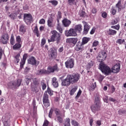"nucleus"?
Returning <instances> with one entry per match:
<instances>
[{
	"mask_svg": "<svg viewBox=\"0 0 126 126\" xmlns=\"http://www.w3.org/2000/svg\"><path fill=\"white\" fill-rule=\"evenodd\" d=\"M51 51L49 53V57L50 60H53L54 59H56V57L57 55V52H56V50L51 49Z\"/></svg>",
	"mask_w": 126,
	"mask_h": 126,
	"instance_id": "13",
	"label": "nucleus"
},
{
	"mask_svg": "<svg viewBox=\"0 0 126 126\" xmlns=\"http://www.w3.org/2000/svg\"><path fill=\"white\" fill-rule=\"evenodd\" d=\"M116 7L118 8L119 12L122 11L123 6L122 5V0H119L118 3L116 4Z\"/></svg>",
	"mask_w": 126,
	"mask_h": 126,
	"instance_id": "20",
	"label": "nucleus"
},
{
	"mask_svg": "<svg viewBox=\"0 0 126 126\" xmlns=\"http://www.w3.org/2000/svg\"><path fill=\"white\" fill-rule=\"evenodd\" d=\"M71 83V81L68 75H67L66 78L64 80H62V86H69Z\"/></svg>",
	"mask_w": 126,
	"mask_h": 126,
	"instance_id": "9",
	"label": "nucleus"
},
{
	"mask_svg": "<svg viewBox=\"0 0 126 126\" xmlns=\"http://www.w3.org/2000/svg\"><path fill=\"white\" fill-rule=\"evenodd\" d=\"M94 104L97 105H101L100 103V96L97 95L94 99Z\"/></svg>",
	"mask_w": 126,
	"mask_h": 126,
	"instance_id": "27",
	"label": "nucleus"
},
{
	"mask_svg": "<svg viewBox=\"0 0 126 126\" xmlns=\"http://www.w3.org/2000/svg\"><path fill=\"white\" fill-rule=\"evenodd\" d=\"M41 85L42 90H45V89H46L47 88V85L46 84L45 81H41Z\"/></svg>",
	"mask_w": 126,
	"mask_h": 126,
	"instance_id": "33",
	"label": "nucleus"
},
{
	"mask_svg": "<svg viewBox=\"0 0 126 126\" xmlns=\"http://www.w3.org/2000/svg\"><path fill=\"white\" fill-rule=\"evenodd\" d=\"M53 85L54 86V87H58L59 86V83H58V82H55V83H53Z\"/></svg>",
	"mask_w": 126,
	"mask_h": 126,
	"instance_id": "63",
	"label": "nucleus"
},
{
	"mask_svg": "<svg viewBox=\"0 0 126 126\" xmlns=\"http://www.w3.org/2000/svg\"><path fill=\"white\" fill-rule=\"evenodd\" d=\"M32 105L33 107V110H36V101L35 100H33L32 101Z\"/></svg>",
	"mask_w": 126,
	"mask_h": 126,
	"instance_id": "58",
	"label": "nucleus"
},
{
	"mask_svg": "<svg viewBox=\"0 0 126 126\" xmlns=\"http://www.w3.org/2000/svg\"><path fill=\"white\" fill-rule=\"evenodd\" d=\"M100 68L102 73L108 75L110 74L111 72H113V73L119 72L120 71V68H121V64L120 63L115 64L112 67L111 70L109 66H108L105 64L101 63Z\"/></svg>",
	"mask_w": 126,
	"mask_h": 126,
	"instance_id": "1",
	"label": "nucleus"
},
{
	"mask_svg": "<svg viewBox=\"0 0 126 126\" xmlns=\"http://www.w3.org/2000/svg\"><path fill=\"white\" fill-rule=\"evenodd\" d=\"M32 83L35 86H38L40 84V80L36 78L32 79Z\"/></svg>",
	"mask_w": 126,
	"mask_h": 126,
	"instance_id": "23",
	"label": "nucleus"
},
{
	"mask_svg": "<svg viewBox=\"0 0 126 126\" xmlns=\"http://www.w3.org/2000/svg\"><path fill=\"white\" fill-rule=\"evenodd\" d=\"M72 125H73V126H79V124H78V123H77V122L76 121H74V120L72 121Z\"/></svg>",
	"mask_w": 126,
	"mask_h": 126,
	"instance_id": "48",
	"label": "nucleus"
},
{
	"mask_svg": "<svg viewBox=\"0 0 126 126\" xmlns=\"http://www.w3.org/2000/svg\"><path fill=\"white\" fill-rule=\"evenodd\" d=\"M47 74H49V73H51V72H54V69L53 68V67L49 66L47 68Z\"/></svg>",
	"mask_w": 126,
	"mask_h": 126,
	"instance_id": "36",
	"label": "nucleus"
},
{
	"mask_svg": "<svg viewBox=\"0 0 126 126\" xmlns=\"http://www.w3.org/2000/svg\"><path fill=\"white\" fill-rule=\"evenodd\" d=\"M57 28V30H59L60 33H63V29L61 28V26L60 25V24H58Z\"/></svg>",
	"mask_w": 126,
	"mask_h": 126,
	"instance_id": "44",
	"label": "nucleus"
},
{
	"mask_svg": "<svg viewBox=\"0 0 126 126\" xmlns=\"http://www.w3.org/2000/svg\"><path fill=\"white\" fill-rule=\"evenodd\" d=\"M32 75H27L25 76L26 83L27 85H28L32 80Z\"/></svg>",
	"mask_w": 126,
	"mask_h": 126,
	"instance_id": "18",
	"label": "nucleus"
},
{
	"mask_svg": "<svg viewBox=\"0 0 126 126\" xmlns=\"http://www.w3.org/2000/svg\"><path fill=\"white\" fill-rule=\"evenodd\" d=\"M81 90H79L77 94V95L76 96V98H79L80 97V95H81Z\"/></svg>",
	"mask_w": 126,
	"mask_h": 126,
	"instance_id": "55",
	"label": "nucleus"
},
{
	"mask_svg": "<svg viewBox=\"0 0 126 126\" xmlns=\"http://www.w3.org/2000/svg\"><path fill=\"white\" fill-rule=\"evenodd\" d=\"M107 58V54H106L105 52L101 51V52H99L98 54V57H97V62H99V63H100L99 66V68L101 70V63H103V64H105L104 63H103V61H105L106 60V58Z\"/></svg>",
	"mask_w": 126,
	"mask_h": 126,
	"instance_id": "3",
	"label": "nucleus"
},
{
	"mask_svg": "<svg viewBox=\"0 0 126 126\" xmlns=\"http://www.w3.org/2000/svg\"><path fill=\"white\" fill-rule=\"evenodd\" d=\"M62 23L64 27H68L71 24V21L66 18H64L62 21Z\"/></svg>",
	"mask_w": 126,
	"mask_h": 126,
	"instance_id": "15",
	"label": "nucleus"
},
{
	"mask_svg": "<svg viewBox=\"0 0 126 126\" xmlns=\"http://www.w3.org/2000/svg\"><path fill=\"white\" fill-rule=\"evenodd\" d=\"M43 105L45 107H46V108H48L50 106V101H43Z\"/></svg>",
	"mask_w": 126,
	"mask_h": 126,
	"instance_id": "43",
	"label": "nucleus"
},
{
	"mask_svg": "<svg viewBox=\"0 0 126 126\" xmlns=\"http://www.w3.org/2000/svg\"><path fill=\"white\" fill-rule=\"evenodd\" d=\"M99 44V42L98 41H94L93 43V47H97Z\"/></svg>",
	"mask_w": 126,
	"mask_h": 126,
	"instance_id": "51",
	"label": "nucleus"
},
{
	"mask_svg": "<svg viewBox=\"0 0 126 126\" xmlns=\"http://www.w3.org/2000/svg\"><path fill=\"white\" fill-rule=\"evenodd\" d=\"M34 33H35L36 34L37 37H39L40 36V33H39V30H38V26H36L34 28V29L33 30Z\"/></svg>",
	"mask_w": 126,
	"mask_h": 126,
	"instance_id": "34",
	"label": "nucleus"
},
{
	"mask_svg": "<svg viewBox=\"0 0 126 126\" xmlns=\"http://www.w3.org/2000/svg\"><path fill=\"white\" fill-rule=\"evenodd\" d=\"M68 76H69V78H70L72 84L77 82L79 80V78H80V75L78 73L68 74Z\"/></svg>",
	"mask_w": 126,
	"mask_h": 126,
	"instance_id": "5",
	"label": "nucleus"
},
{
	"mask_svg": "<svg viewBox=\"0 0 126 126\" xmlns=\"http://www.w3.org/2000/svg\"><path fill=\"white\" fill-rule=\"evenodd\" d=\"M29 70H30V68H29L28 67H26V68L25 69L24 72L25 73H28V72H29Z\"/></svg>",
	"mask_w": 126,
	"mask_h": 126,
	"instance_id": "60",
	"label": "nucleus"
},
{
	"mask_svg": "<svg viewBox=\"0 0 126 126\" xmlns=\"http://www.w3.org/2000/svg\"><path fill=\"white\" fill-rule=\"evenodd\" d=\"M52 68H53L54 71H59L60 70V69H59V67H58V65L56 64L54 66H52Z\"/></svg>",
	"mask_w": 126,
	"mask_h": 126,
	"instance_id": "42",
	"label": "nucleus"
},
{
	"mask_svg": "<svg viewBox=\"0 0 126 126\" xmlns=\"http://www.w3.org/2000/svg\"><path fill=\"white\" fill-rule=\"evenodd\" d=\"M117 23H118V20H112L111 22L112 25H115V24H117Z\"/></svg>",
	"mask_w": 126,
	"mask_h": 126,
	"instance_id": "61",
	"label": "nucleus"
},
{
	"mask_svg": "<svg viewBox=\"0 0 126 126\" xmlns=\"http://www.w3.org/2000/svg\"><path fill=\"white\" fill-rule=\"evenodd\" d=\"M32 92H35V93H37V92H38L39 90H38L37 87H32Z\"/></svg>",
	"mask_w": 126,
	"mask_h": 126,
	"instance_id": "47",
	"label": "nucleus"
},
{
	"mask_svg": "<svg viewBox=\"0 0 126 126\" xmlns=\"http://www.w3.org/2000/svg\"><path fill=\"white\" fill-rule=\"evenodd\" d=\"M58 121L59 123H60V124H62L63 123V118L60 116L57 117Z\"/></svg>",
	"mask_w": 126,
	"mask_h": 126,
	"instance_id": "54",
	"label": "nucleus"
},
{
	"mask_svg": "<svg viewBox=\"0 0 126 126\" xmlns=\"http://www.w3.org/2000/svg\"><path fill=\"white\" fill-rule=\"evenodd\" d=\"M47 92L48 94H49L50 95V96H51V95H53V92H52V91H51V89H50V88H48L47 89Z\"/></svg>",
	"mask_w": 126,
	"mask_h": 126,
	"instance_id": "57",
	"label": "nucleus"
},
{
	"mask_svg": "<svg viewBox=\"0 0 126 126\" xmlns=\"http://www.w3.org/2000/svg\"><path fill=\"white\" fill-rule=\"evenodd\" d=\"M100 108L101 105L94 104V105L92 106L91 110L93 113H96V112L100 111Z\"/></svg>",
	"mask_w": 126,
	"mask_h": 126,
	"instance_id": "12",
	"label": "nucleus"
},
{
	"mask_svg": "<svg viewBox=\"0 0 126 126\" xmlns=\"http://www.w3.org/2000/svg\"><path fill=\"white\" fill-rule=\"evenodd\" d=\"M125 42V39H119L117 40L116 43L119 44L120 45H122L123 43Z\"/></svg>",
	"mask_w": 126,
	"mask_h": 126,
	"instance_id": "41",
	"label": "nucleus"
},
{
	"mask_svg": "<svg viewBox=\"0 0 126 126\" xmlns=\"http://www.w3.org/2000/svg\"><path fill=\"white\" fill-rule=\"evenodd\" d=\"M21 48V44L18 43H16L13 46V50H19L20 48Z\"/></svg>",
	"mask_w": 126,
	"mask_h": 126,
	"instance_id": "25",
	"label": "nucleus"
},
{
	"mask_svg": "<svg viewBox=\"0 0 126 126\" xmlns=\"http://www.w3.org/2000/svg\"><path fill=\"white\" fill-rule=\"evenodd\" d=\"M49 2L50 3H52V4H53V5H54V6L58 5V1L56 0L49 1Z\"/></svg>",
	"mask_w": 126,
	"mask_h": 126,
	"instance_id": "40",
	"label": "nucleus"
},
{
	"mask_svg": "<svg viewBox=\"0 0 126 126\" xmlns=\"http://www.w3.org/2000/svg\"><path fill=\"white\" fill-rule=\"evenodd\" d=\"M16 40L17 42V43H19L20 44V43L21 42V37H20V36L18 35V36H16Z\"/></svg>",
	"mask_w": 126,
	"mask_h": 126,
	"instance_id": "45",
	"label": "nucleus"
},
{
	"mask_svg": "<svg viewBox=\"0 0 126 126\" xmlns=\"http://www.w3.org/2000/svg\"><path fill=\"white\" fill-rule=\"evenodd\" d=\"M28 63L32 65H38L39 64V61H37L34 57L30 58L28 60Z\"/></svg>",
	"mask_w": 126,
	"mask_h": 126,
	"instance_id": "11",
	"label": "nucleus"
},
{
	"mask_svg": "<svg viewBox=\"0 0 126 126\" xmlns=\"http://www.w3.org/2000/svg\"><path fill=\"white\" fill-rule=\"evenodd\" d=\"M57 18H59V19H61L62 18V13L61 11H59L58 12Z\"/></svg>",
	"mask_w": 126,
	"mask_h": 126,
	"instance_id": "56",
	"label": "nucleus"
},
{
	"mask_svg": "<svg viewBox=\"0 0 126 126\" xmlns=\"http://www.w3.org/2000/svg\"><path fill=\"white\" fill-rule=\"evenodd\" d=\"M47 101H50V100H49V95H48V93H47V92H45L44 94L43 97V102Z\"/></svg>",
	"mask_w": 126,
	"mask_h": 126,
	"instance_id": "22",
	"label": "nucleus"
},
{
	"mask_svg": "<svg viewBox=\"0 0 126 126\" xmlns=\"http://www.w3.org/2000/svg\"><path fill=\"white\" fill-rule=\"evenodd\" d=\"M51 34L50 39H48L49 43L56 41L57 44H59L60 41H61V34L55 30L51 31Z\"/></svg>",
	"mask_w": 126,
	"mask_h": 126,
	"instance_id": "2",
	"label": "nucleus"
},
{
	"mask_svg": "<svg viewBox=\"0 0 126 126\" xmlns=\"http://www.w3.org/2000/svg\"><path fill=\"white\" fill-rule=\"evenodd\" d=\"M48 125H49V122H48V121H45L43 126H48Z\"/></svg>",
	"mask_w": 126,
	"mask_h": 126,
	"instance_id": "64",
	"label": "nucleus"
},
{
	"mask_svg": "<svg viewBox=\"0 0 126 126\" xmlns=\"http://www.w3.org/2000/svg\"><path fill=\"white\" fill-rule=\"evenodd\" d=\"M90 40V38H88V37H84L82 39V43L83 44H87V43H88V42H89Z\"/></svg>",
	"mask_w": 126,
	"mask_h": 126,
	"instance_id": "35",
	"label": "nucleus"
},
{
	"mask_svg": "<svg viewBox=\"0 0 126 126\" xmlns=\"http://www.w3.org/2000/svg\"><path fill=\"white\" fill-rule=\"evenodd\" d=\"M91 26L88 25V24L86 23L84 26V31L83 32V34L86 35L88 33L89 30L91 28Z\"/></svg>",
	"mask_w": 126,
	"mask_h": 126,
	"instance_id": "16",
	"label": "nucleus"
},
{
	"mask_svg": "<svg viewBox=\"0 0 126 126\" xmlns=\"http://www.w3.org/2000/svg\"><path fill=\"white\" fill-rule=\"evenodd\" d=\"M93 64H94V62L91 61L87 65V70H89L90 68H91L92 66H93Z\"/></svg>",
	"mask_w": 126,
	"mask_h": 126,
	"instance_id": "30",
	"label": "nucleus"
},
{
	"mask_svg": "<svg viewBox=\"0 0 126 126\" xmlns=\"http://www.w3.org/2000/svg\"><path fill=\"white\" fill-rule=\"evenodd\" d=\"M9 40V36L8 34L6 32H4L2 34L0 38V42L2 43L4 45L8 43V40Z\"/></svg>",
	"mask_w": 126,
	"mask_h": 126,
	"instance_id": "7",
	"label": "nucleus"
},
{
	"mask_svg": "<svg viewBox=\"0 0 126 126\" xmlns=\"http://www.w3.org/2000/svg\"><path fill=\"white\" fill-rule=\"evenodd\" d=\"M107 34H108V35H116L117 34V31L109 29V30L107 31Z\"/></svg>",
	"mask_w": 126,
	"mask_h": 126,
	"instance_id": "24",
	"label": "nucleus"
},
{
	"mask_svg": "<svg viewBox=\"0 0 126 126\" xmlns=\"http://www.w3.org/2000/svg\"><path fill=\"white\" fill-rule=\"evenodd\" d=\"M65 35L66 37H75L77 36V32H76V31L73 29H70L68 31H65Z\"/></svg>",
	"mask_w": 126,
	"mask_h": 126,
	"instance_id": "6",
	"label": "nucleus"
},
{
	"mask_svg": "<svg viewBox=\"0 0 126 126\" xmlns=\"http://www.w3.org/2000/svg\"><path fill=\"white\" fill-rule=\"evenodd\" d=\"M53 112H54V109H53V108H51L49 113V117L50 118H52V115H53Z\"/></svg>",
	"mask_w": 126,
	"mask_h": 126,
	"instance_id": "52",
	"label": "nucleus"
},
{
	"mask_svg": "<svg viewBox=\"0 0 126 126\" xmlns=\"http://www.w3.org/2000/svg\"><path fill=\"white\" fill-rule=\"evenodd\" d=\"M10 44L11 45H14L15 44V40H14V36L13 35H11L10 38Z\"/></svg>",
	"mask_w": 126,
	"mask_h": 126,
	"instance_id": "38",
	"label": "nucleus"
},
{
	"mask_svg": "<svg viewBox=\"0 0 126 126\" xmlns=\"http://www.w3.org/2000/svg\"><path fill=\"white\" fill-rule=\"evenodd\" d=\"M45 19H41L40 21H39V24H45Z\"/></svg>",
	"mask_w": 126,
	"mask_h": 126,
	"instance_id": "62",
	"label": "nucleus"
},
{
	"mask_svg": "<svg viewBox=\"0 0 126 126\" xmlns=\"http://www.w3.org/2000/svg\"><path fill=\"white\" fill-rule=\"evenodd\" d=\"M75 1V0H68L67 2L68 4H69L70 5H72V4H73V3H74Z\"/></svg>",
	"mask_w": 126,
	"mask_h": 126,
	"instance_id": "50",
	"label": "nucleus"
},
{
	"mask_svg": "<svg viewBox=\"0 0 126 126\" xmlns=\"http://www.w3.org/2000/svg\"><path fill=\"white\" fill-rule=\"evenodd\" d=\"M47 24L49 27H52V25H53V18L52 17L49 18L47 20Z\"/></svg>",
	"mask_w": 126,
	"mask_h": 126,
	"instance_id": "29",
	"label": "nucleus"
},
{
	"mask_svg": "<svg viewBox=\"0 0 126 126\" xmlns=\"http://www.w3.org/2000/svg\"><path fill=\"white\" fill-rule=\"evenodd\" d=\"M24 19L26 23H31L33 19L32 15L31 14H25L24 15Z\"/></svg>",
	"mask_w": 126,
	"mask_h": 126,
	"instance_id": "10",
	"label": "nucleus"
},
{
	"mask_svg": "<svg viewBox=\"0 0 126 126\" xmlns=\"http://www.w3.org/2000/svg\"><path fill=\"white\" fill-rule=\"evenodd\" d=\"M17 16V14L15 13H11L10 15H9V17L11 18V19H12V20H14L16 19V17Z\"/></svg>",
	"mask_w": 126,
	"mask_h": 126,
	"instance_id": "31",
	"label": "nucleus"
},
{
	"mask_svg": "<svg viewBox=\"0 0 126 126\" xmlns=\"http://www.w3.org/2000/svg\"><path fill=\"white\" fill-rule=\"evenodd\" d=\"M47 70L44 69H41L40 70H38L35 74L36 75H44V74H47Z\"/></svg>",
	"mask_w": 126,
	"mask_h": 126,
	"instance_id": "17",
	"label": "nucleus"
},
{
	"mask_svg": "<svg viewBox=\"0 0 126 126\" xmlns=\"http://www.w3.org/2000/svg\"><path fill=\"white\" fill-rule=\"evenodd\" d=\"M78 87L77 86L74 87L71 91H70V95H74V93L76 92L77 90Z\"/></svg>",
	"mask_w": 126,
	"mask_h": 126,
	"instance_id": "28",
	"label": "nucleus"
},
{
	"mask_svg": "<svg viewBox=\"0 0 126 126\" xmlns=\"http://www.w3.org/2000/svg\"><path fill=\"white\" fill-rule=\"evenodd\" d=\"M79 15L81 17H84L86 15V13L84 11L81 10L79 12Z\"/></svg>",
	"mask_w": 126,
	"mask_h": 126,
	"instance_id": "39",
	"label": "nucleus"
},
{
	"mask_svg": "<svg viewBox=\"0 0 126 126\" xmlns=\"http://www.w3.org/2000/svg\"><path fill=\"white\" fill-rule=\"evenodd\" d=\"M70 119L69 118H66L65 121L64 126H70Z\"/></svg>",
	"mask_w": 126,
	"mask_h": 126,
	"instance_id": "37",
	"label": "nucleus"
},
{
	"mask_svg": "<svg viewBox=\"0 0 126 126\" xmlns=\"http://www.w3.org/2000/svg\"><path fill=\"white\" fill-rule=\"evenodd\" d=\"M45 44H46V39L43 38H42V39L41 40V45H42V46H44V45H45Z\"/></svg>",
	"mask_w": 126,
	"mask_h": 126,
	"instance_id": "59",
	"label": "nucleus"
},
{
	"mask_svg": "<svg viewBox=\"0 0 126 126\" xmlns=\"http://www.w3.org/2000/svg\"><path fill=\"white\" fill-rule=\"evenodd\" d=\"M77 41H78L77 38H70L67 39L66 42V43H69L70 44H73L74 45H75V44L77 43Z\"/></svg>",
	"mask_w": 126,
	"mask_h": 126,
	"instance_id": "14",
	"label": "nucleus"
},
{
	"mask_svg": "<svg viewBox=\"0 0 126 126\" xmlns=\"http://www.w3.org/2000/svg\"><path fill=\"white\" fill-rule=\"evenodd\" d=\"M66 68H73L74 66V60L70 59L65 63Z\"/></svg>",
	"mask_w": 126,
	"mask_h": 126,
	"instance_id": "8",
	"label": "nucleus"
},
{
	"mask_svg": "<svg viewBox=\"0 0 126 126\" xmlns=\"http://www.w3.org/2000/svg\"><path fill=\"white\" fill-rule=\"evenodd\" d=\"M20 57V54H18L15 57V59L14 60V63H18L20 61V59L19 58Z\"/></svg>",
	"mask_w": 126,
	"mask_h": 126,
	"instance_id": "26",
	"label": "nucleus"
},
{
	"mask_svg": "<svg viewBox=\"0 0 126 126\" xmlns=\"http://www.w3.org/2000/svg\"><path fill=\"white\" fill-rule=\"evenodd\" d=\"M2 54H3V50H2V48L0 47V60L1 59V57H2Z\"/></svg>",
	"mask_w": 126,
	"mask_h": 126,
	"instance_id": "53",
	"label": "nucleus"
},
{
	"mask_svg": "<svg viewBox=\"0 0 126 126\" xmlns=\"http://www.w3.org/2000/svg\"><path fill=\"white\" fill-rule=\"evenodd\" d=\"M74 30L76 32L77 31L79 33H80L82 31V26L80 24L75 26Z\"/></svg>",
	"mask_w": 126,
	"mask_h": 126,
	"instance_id": "21",
	"label": "nucleus"
},
{
	"mask_svg": "<svg viewBox=\"0 0 126 126\" xmlns=\"http://www.w3.org/2000/svg\"><path fill=\"white\" fill-rule=\"evenodd\" d=\"M55 113L57 116H60L61 115V111H60V109H56L55 110Z\"/></svg>",
	"mask_w": 126,
	"mask_h": 126,
	"instance_id": "46",
	"label": "nucleus"
},
{
	"mask_svg": "<svg viewBox=\"0 0 126 126\" xmlns=\"http://www.w3.org/2000/svg\"><path fill=\"white\" fill-rule=\"evenodd\" d=\"M19 32L22 34H25L26 32V27L24 25H21L19 27Z\"/></svg>",
	"mask_w": 126,
	"mask_h": 126,
	"instance_id": "19",
	"label": "nucleus"
},
{
	"mask_svg": "<svg viewBox=\"0 0 126 126\" xmlns=\"http://www.w3.org/2000/svg\"><path fill=\"white\" fill-rule=\"evenodd\" d=\"M26 59H27V54H24L23 55V60L22 62H23V63H25L26 61Z\"/></svg>",
	"mask_w": 126,
	"mask_h": 126,
	"instance_id": "49",
	"label": "nucleus"
},
{
	"mask_svg": "<svg viewBox=\"0 0 126 126\" xmlns=\"http://www.w3.org/2000/svg\"><path fill=\"white\" fill-rule=\"evenodd\" d=\"M22 80L18 79L16 81L11 82L8 84V86L9 88L11 89H16L18 88L20 85H21Z\"/></svg>",
	"mask_w": 126,
	"mask_h": 126,
	"instance_id": "4",
	"label": "nucleus"
},
{
	"mask_svg": "<svg viewBox=\"0 0 126 126\" xmlns=\"http://www.w3.org/2000/svg\"><path fill=\"white\" fill-rule=\"evenodd\" d=\"M96 88V82L93 83L89 87L90 91H93Z\"/></svg>",
	"mask_w": 126,
	"mask_h": 126,
	"instance_id": "32",
	"label": "nucleus"
}]
</instances>
